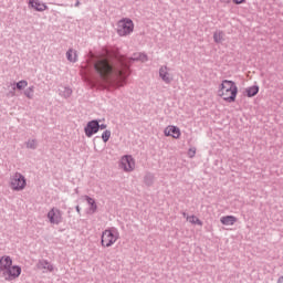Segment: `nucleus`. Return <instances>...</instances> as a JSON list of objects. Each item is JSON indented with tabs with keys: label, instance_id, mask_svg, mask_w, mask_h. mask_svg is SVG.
<instances>
[{
	"label": "nucleus",
	"instance_id": "obj_6",
	"mask_svg": "<svg viewBox=\"0 0 283 283\" xmlns=\"http://www.w3.org/2000/svg\"><path fill=\"white\" fill-rule=\"evenodd\" d=\"M28 182L25 181V177L20 172H15L10 178V188L12 191H23L25 189Z\"/></svg>",
	"mask_w": 283,
	"mask_h": 283
},
{
	"label": "nucleus",
	"instance_id": "obj_24",
	"mask_svg": "<svg viewBox=\"0 0 283 283\" xmlns=\"http://www.w3.org/2000/svg\"><path fill=\"white\" fill-rule=\"evenodd\" d=\"M134 61L145 62V61H147V55L145 53H139L138 56L134 57Z\"/></svg>",
	"mask_w": 283,
	"mask_h": 283
},
{
	"label": "nucleus",
	"instance_id": "obj_15",
	"mask_svg": "<svg viewBox=\"0 0 283 283\" xmlns=\"http://www.w3.org/2000/svg\"><path fill=\"white\" fill-rule=\"evenodd\" d=\"M260 92V86L253 85L245 88V96L248 98H253V96H258V93Z\"/></svg>",
	"mask_w": 283,
	"mask_h": 283
},
{
	"label": "nucleus",
	"instance_id": "obj_8",
	"mask_svg": "<svg viewBox=\"0 0 283 283\" xmlns=\"http://www.w3.org/2000/svg\"><path fill=\"white\" fill-rule=\"evenodd\" d=\"M46 218L51 224H61L63 222V211L59 208H51Z\"/></svg>",
	"mask_w": 283,
	"mask_h": 283
},
{
	"label": "nucleus",
	"instance_id": "obj_22",
	"mask_svg": "<svg viewBox=\"0 0 283 283\" xmlns=\"http://www.w3.org/2000/svg\"><path fill=\"white\" fill-rule=\"evenodd\" d=\"M27 147H28V149H36V140H34V139H29V140L27 142Z\"/></svg>",
	"mask_w": 283,
	"mask_h": 283
},
{
	"label": "nucleus",
	"instance_id": "obj_13",
	"mask_svg": "<svg viewBox=\"0 0 283 283\" xmlns=\"http://www.w3.org/2000/svg\"><path fill=\"white\" fill-rule=\"evenodd\" d=\"M220 222L224 227H233V224L238 222V218H235L234 216H224L220 218Z\"/></svg>",
	"mask_w": 283,
	"mask_h": 283
},
{
	"label": "nucleus",
	"instance_id": "obj_11",
	"mask_svg": "<svg viewBox=\"0 0 283 283\" xmlns=\"http://www.w3.org/2000/svg\"><path fill=\"white\" fill-rule=\"evenodd\" d=\"M98 129H101V125H98V122L92 120L85 127V134L88 138H92V136H94V134L98 133Z\"/></svg>",
	"mask_w": 283,
	"mask_h": 283
},
{
	"label": "nucleus",
	"instance_id": "obj_9",
	"mask_svg": "<svg viewBox=\"0 0 283 283\" xmlns=\"http://www.w3.org/2000/svg\"><path fill=\"white\" fill-rule=\"evenodd\" d=\"M164 135L168 138H174L175 140H178L180 136H182V133L178 128V126L169 125L164 129Z\"/></svg>",
	"mask_w": 283,
	"mask_h": 283
},
{
	"label": "nucleus",
	"instance_id": "obj_26",
	"mask_svg": "<svg viewBox=\"0 0 283 283\" xmlns=\"http://www.w3.org/2000/svg\"><path fill=\"white\" fill-rule=\"evenodd\" d=\"M232 2L234 3V6H242L247 3V0H232Z\"/></svg>",
	"mask_w": 283,
	"mask_h": 283
},
{
	"label": "nucleus",
	"instance_id": "obj_19",
	"mask_svg": "<svg viewBox=\"0 0 283 283\" xmlns=\"http://www.w3.org/2000/svg\"><path fill=\"white\" fill-rule=\"evenodd\" d=\"M214 43H222L224 41V32L217 31L213 34Z\"/></svg>",
	"mask_w": 283,
	"mask_h": 283
},
{
	"label": "nucleus",
	"instance_id": "obj_7",
	"mask_svg": "<svg viewBox=\"0 0 283 283\" xmlns=\"http://www.w3.org/2000/svg\"><path fill=\"white\" fill-rule=\"evenodd\" d=\"M119 169L129 174L136 169V160L130 155H125L119 160Z\"/></svg>",
	"mask_w": 283,
	"mask_h": 283
},
{
	"label": "nucleus",
	"instance_id": "obj_27",
	"mask_svg": "<svg viewBox=\"0 0 283 283\" xmlns=\"http://www.w3.org/2000/svg\"><path fill=\"white\" fill-rule=\"evenodd\" d=\"M277 283H283V276H280Z\"/></svg>",
	"mask_w": 283,
	"mask_h": 283
},
{
	"label": "nucleus",
	"instance_id": "obj_12",
	"mask_svg": "<svg viewBox=\"0 0 283 283\" xmlns=\"http://www.w3.org/2000/svg\"><path fill=\"white\" fill-rule=\"evenodd\" d=\"M159 76L164 81V83H167L168 85L169 83H171V81H174V75H171V73L169 72V67L167 66H161L159 69Z\"/></svg>",
	"mask_w": 283,
	"mask_h": 283
},
{
	"label": "nucleus",
	"instance_id": "obj_5",
	"mask_svg": "<svg viewBox=\"0 0 283 283\" xmlns=\"http://www.w3.org/2000/svg\"><path fill=\"white\" fill-rule=\"evenodd\" d=\"M134 32V21L129 18H125L118 21L117 23V34L119 36H127Z\"/></svg>",
	"mask_w": 283,
	"mask_h": 283
},
{
	"label": "nucleus",
	"instance_id": "obj_4",
	"mask_svg": "<svg viewBox=\"0 0 283 283\" xmlns=\"http://www.w3.org/2000/svg\"><path fill=\"white\" fill-rule=\"evenodd\" d=\"M119 239L120 232H118L116 228H108L102 232L101 245L103 249H109L111 247H114Z\"/></svg>",
	"mask_w": 283,
	"mask_h": 283
},
{
	"label": "nucleus",
	"instance_id": "obj_17",
	"mask_svg": "<svg viewBox=\"0 0 283 283\" xmlns=\"http://www.w3.org/2000/svg\"><path fill=\"white\" fill-rule=\"evenodd\" d=\"M85 200L90 205V209H88L90 213H96V209H97L96 201L88 196L85 197Z\"/></svg>",
	"mask_w": 283,
	"mask_h": 283
},
{
	"label": "nucleus",
	"instance_id": "obj_3",
	"mask_svg": "<svg viewBox=\"0 0 283 283\" xmlns=\"http://www.w3.org/2000/svg\"><path fill=\"white\" fill-rule=\"evenodd\" d=\"M0 273L7 282H12L21 275V266L12 265V258L4 255L0 258Z\"/></svg>",
	"mask_w": 283,
	"mask_h": 283
},
{
	"label": "nucleus",
	"instance_id": "obj_14",
	"mask_svg": "<svg viewBox=\"0 0 283 283\" xmlns=\"http://www.w3.org/2000/svg\"><path fill=\"white\" fill-rule=\"evenodd\" d=\"M38 269H40L42 271H49L50 273H52V271H54V265H52V263H50L45 260H41L38 263Z\"/></svg>",
	"mask_w": 283,
	"mask_h": 283
},
{
	"label": "nucleus",
	"instance_id": "obj_18",
	"mask_svg": "<svg viewBox=\"0 0 283 283\" xmlns=\"http://www.w3.org/2000/svg\"><path fill=\"white\" fill-rule=\"evenodd\" d=\"M186 220L190 224H197L198 227H202V220H200V218L196 217L195 214L188 216Z\"/></svg>",
	"mask_w": 283,
	"mask_h": 283
},
{
	"label": "nucleus",
	"instance_id": "obj_28",
	"mask_svg": "<svg viewBox=\"0 0 283 283\" xmlns=\"http://www.w3.org/2000/svg\"><path fill=\"white\" fill-rule=\"evenodd\" d=\"M99 128H101V129H106L107 126H106V125H101Z\"/></svg>",
	"mask_w": 283,
	"mask_h": 283
},
{
	"label": "nucleus",
	"instance_id": "obj_23",
	"mask_svg": "<svg viewBox=\"0 0 283 283\" xmlns=\"http://www.w3.org/2000/svg\"><path fill=\"white\" fill-rule=\"evenodd\" d=\"M111 137H112V132H109V130H105L102 134V139L104 140V143H107V140H109Z\"/></svg>",
	"mask_w": 283,
	"mask_h": 283
},
{
	"label": "nucleus",
	"instance_id": "obj_20",
	"mask_svg": "<svg viewBox=\"0 0 283 283\" xmlns=\"http://www.w3.org/2000/svg\"><path fill=\"white\" fill-rule=\"evenodd\" d=\"M24 96L27 98H32V96H34V86H30L29 88H27L24 91Z\"/></svg>",
	"mask_w": 283,
	"mask_h": 283
},
{
	"label": "nucleus",
	"instance_id": "obj_2",
	"mask_svg": "<svg viewBox=\"0 0 283 283\" xmlns=\"http://www.w3.org/2000/svg\"><path fill=\"white\" fill-rule=\"evenodd\" d=\"M217 95L224 103H235L238 98V85L231 80H223L218 85Z\"/></svg>",
	"mask_w": 283,
	"mask_h": 283
},
{
	"label": "nucleus",
	"instance_id": "obj_16",
	"mask_svg": "<svg viewBox=\"0 0 283 283\" xmlns=\"http://www.w3.org/2000/svg\"><path fill=\"white\" fill-rule=\"evenodd\" d=\"M66 59L67 61H70L71 63H76L78 61V54L76 53V51L70 49L66 52Z\"/></svg>",
	"mask_w": 283,
	"mask_h": 283
},
{
	"label": "nucleus",
	"instance_id": "obj_25",
	"mask_svg": "<svg viewBox=\"0 0 283 283\" xmlns=\"http://www.w3.org/2000/svg\"><path fill=\"white\" fill-rule=\"evenodd\" d=\"M188 156L190 158H195L196 157V147H192V148L188 149Z\"/></svg>",
	"mask_w": 283,
	"mask_h": 283
},
{
	"label": "nucleus",
	"instance_id": "obj_1",
	"mask_svg": "<svg viewBox=\"0 0 283 283\" xmlns=\"http://www.w3.org/2000/svg\"><path fill=\"white\" fill-rule=\"evenodd\" d=\"M117 60L119 61L122 67L120 69H114L112 64H109V61L107 60H99L95 63V70L99 73L101 78L104 81H107L112 74H115L117 78L120 81H125L127 76H129V66L127 65V57L120 55L117 56Z\"/></svg>",
	"mask_w": 283,
	"mask_h": 283
},
{
	"label": "nucleus",
	"instance_id": "obj_29",
	"mask_svg": "<svg viewBox=\"0 0 283 283\" xmlns=\"http://www.w3.org/2000/svg\"><path fill=\"white\" fill-rule=\"evenodd\" d=\"M76 211L77 213H81V208L78 206L76 207Z\"/></svg>",
	"mask_w": 283,
	"mask_h": 283
},
{
	"label": "nucleus",
	"instance_id": "obj_10",
	"mask_svg": "<svg viewBox=\"0 0 283 283\" xmlns=\"http://www.w3.org/2000/svg\"><path fill=\"white\" fill-rule=\"evenodd\" d=\"M28 6L31 10H35V12H45L48 10V4L42 0H29Z\"/></svg>",
	"mask_w": 283,
	"mask_h": 283
},
{
	"label": "nucleus",
	"instance_id": "obj_21",
	"mask_svg": "<svg viewBox=\"0 0 283 283\" xmlns=\"http://www.w3.org/2000/svg\"><path fill=\"white\" fill-rule=\"evenodd\" d=\"M25 87H28V81L22 80L17 83V90H25Z\"/></svg>",
	"mask_w": 283,
	"mask_h": 283
}]
</instances>
